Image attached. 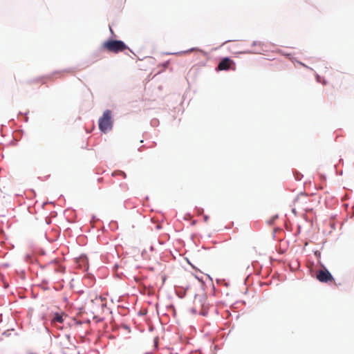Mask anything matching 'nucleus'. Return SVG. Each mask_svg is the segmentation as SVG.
Here are the masks:
<instances>
[{
	"label": "nucleus",
	"instance_id": "nucleus-1",
	"mask_svg": "<svg viewBox=\"0 0 354 354\" xmlns=\"http://www.w3.org/2000/svg\"><path fill=\"white\" fill-rule=\"evenodd\" d=\"M102 47L109 52L118 53L128 49L127 46L120 40L110 39L103 43Z\"/></svg>",
	"mask_w": 354,
	"mask_h": 354
},
{
	"label": "nucleus",
	"instance_id": "nucleus-2",
	"mask_svg": "<svg viewBox=\"0 0 354 354\" xmlns=\"http://www.w3.org/2000/svg\"><path fill=\"white\" fill-rule=\"evenodd\" d=\"M113 127L111 111L106 110L102 116L99 119V129L103 133H107Z\"/></svg>",
	"mask_w": 354,
	"mask_h": 354
},
{
	"label": "nucleus",
	"instance_id": "nucleus-3",
	"mask_svg": "<svg viewBox=\"0 0 354 354\" xmlns=\"http://www.w3.org/2000/svg\"><path fill=\"white\" fill-rule=\"evenodd\" d=\"M106 306V301L102 297H95L91 301L90 311L92 314H98L103 312Z\"/></svg>",
	"mask_w": 354,
	"mask_h": 354
},
{
	"label": "nucleus",
	"instance_id": "nucleus-4",
	"mask_svg": "<svg viewBox=\"0 0 354 354\" xmlns=\"http://www.w3.org/2000/svg\"><path fill=\"white\" fill-rule=\"evenodd\" d=\"M322 268L319 270L316 274L317 279L322 283H328L334 281V278L330 272L322 265Z\"/></svg>",
	"mask_w": 354,
	"mask_h": 354
},
{
	"label": "nucleus",
	"instance_id": "nucleus-5",
	"mask_svg": "<svg viewBox=\"0 0 354 354\" xmlns=\"http://www.w3.org/2000/svg\"><path fill=\"white\" fill-rule=\"evenodd\" d=\"M307 195L301 193L299 194L294 201L295 207L292 209V212H295V209H303L304 210H307L308 207L306 205L307 202Z\"/></svg>",
	"mask_w": 354,
	"mask_h": 354
},
{
	"label": "nucleus",
	"instance_id": "nucleus-6",
	"mask_svg": "<svg viewBox=\"0 0 354 354\" xmlns=\"http://www.w3.org/2000/svg\"><path fill=\"white\" fill-rule=\"evenodd\" d=\"M233 61L228 57L223 59L218 64L217 69L224 71L230 69Z\"/></svg>",
	"mask_w": 354,
	"mask_h": 354
},
{
	"label": "nucleus",
	"instance_id": "nucleus-7",
	"mask_svg": "<svg viewBox=\"0 0 354 354\" xmlns=\"http://www.w3.org/2000/svg\"><path fill=\"white\" fill-rule=\"evenodd\" d=\"M64 319L62 317V315L56 313L52 319V323L57 327L60 328L59 326L57 325V324H62L63 322Z\"/></svg>",
	"mask_w": 354,
	"mask_h": 354
},
{
	"label": "nucleus",
	"instance_id": "nucleus-8",
	"mask_svg": "<svg viewBox=\"0 0 354 354\" xmlns=\"http://www.w3.org/2000/svg\"><path fill=\"white\" fill-rule=\"evenodd\" d=\"M93 319H95L96 321V322H97L101 320V318L97 319V315H94L93 316Z\"/></svg>",
	"mask_w": 354,
	"mask_h": 354
},
{
	"label": "nucleus",
	"instance_id": "nucleus-9",
	"mask_svg": "<svg viewBox=\"0 0 354 354\" xmlns=\"http://www.w3.org/2000/svg\"><path fill=\"white\" fill-rule=\"evenodd\" d=\"M142 147H142L141 148H140V149H139V151H143Z\"/></svg>",
	"mask_w": 354,
	"mask_h": 354
},
{
	"label": "nucleus",
	"instance_id": "nucleus-10",
	"mask_svg": "<svg viewBox=\"0 0 354 354\" xmlns=\"http://www.w3.org/2000/svg\"><path fill=\"white\" fill-rule=\"evenodd\" d=\"M89 279H90V281H91V279H92V277H91V275H90V277H89Z\"/></svg>",
	"mask_w": 354,
	"mask_h": 354
},
{
	"label": "nucleus",
	"instance_id": "nucleus-11",
	"mask_svg": "<svg viewBox=\"0 0 354 354\" xmlns=\"http://www.w3.org/2000/svg\"><path fill=\"white\" fill-rule=\"evenodd\" d=\"M194 49V48H192L191 50H189V51H193Z\"/></svg>",
	"mask_w": 354,
	"mask_h": 354
}]
</instances>
